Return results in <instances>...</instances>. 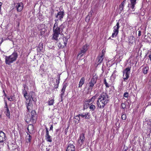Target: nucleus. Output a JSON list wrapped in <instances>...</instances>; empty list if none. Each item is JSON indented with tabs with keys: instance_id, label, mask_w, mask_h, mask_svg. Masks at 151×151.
Wrapping results in <instances>:
<instances>
[{
	"instance_id": "nucleus-1",
	"label": "nucleus",
	"mask_w": 151,
	"mask_h": 151,
	"mask_svg": "<svg viewBox=\"0 0 151 151\" xmlns=\"http://www.w3.org/2000/svg\"><path fill=\"white\" fill-rule=\"evenodd\" d=\"M109 101V99L108 95L105 93H102L99 96L97 101L98 107L99 109L104 108Z\"/></svg>"
},
{
	"instance_id": "nucleus-2",
	"label": "nucleus",
	"mask_w": 151,
	"mask_h": 151,
	"mask_svg": "<svg viewBox=\"0 0 151 151\" xmlns=\"http://www.w3.org/2000/svg\"><path fill=\"white\" fill-rule=\"evenodd\" d=\"M58 23L55 22L53 28V33L52 37V39L56 41L58 40V37L60 32H62L65 28V26L63 23L60 25L59 26H58Z\"/></svg>"
},
{
	"instance_id": "nucleus-3",
	"label": "nucleus",
	"mask_w": 151,
	"mask_h": 151,
	"mask_svg": "<svg viewBox=\"0 0 151 151\" xmlns=\"http://www.w3.org/2000/svg\"><path fill=\"white\" fill-rule=\"evenodd\" d=\"M36 113L35 111L33 110L30 114H28L25 116V121L28 123H34L36 122Z\"/></svg>"
},
{
	"instance_id": "nucleus-4",
	"label": "nucleus",
	"mask_w": 151,
	"mask_h": 151,
	"mask_svg": "<svg viewBox=\"0 0 151 151\" xmlns=\"http://www.w3.org/2000/svg\"><path fill=\"white\" fill-rule=\"evenodd\" d=\"M18 56V54L16 52H14L10 56H6L5 58V63L6 64L10 65L16 60Z\"/></svg>"
},
{
	"instance_id": "nucleus-5",
	"label": "nucleus",
	"mask_w": 151,
	"mask_h": 151,
	"mask_svg": "<svg viewBox=\"0 0 151 151\" xmlns=\"http://www.w3.org/2000/svg\"><path fill=\"white\" fill-rule=\"evenodd\" d=\"M68 39L66 37L63 36L61 37L57 41L59 42L58 44V46L60 48H63L65 47L67 44Z\"/></svg>"
},
{
	"instance_id": "nucleus-6",
	"label": "nucleus",
	"mask_w": 151,
	"mask_h": 151,
	"mask_svg": "<svg viewBox=\"0 0 151 151\" xmlns=\"http://www.w3.org/2000/svg\"><path fill=\"white\" fill-rule=\"evenodd\" d=\"M64 16V11H60L57 14H55V22H59V21H62Z\"/></svg>"
},
{
	"instance_id": "nucleus-7",
	"label": "nucleus",
	"mask_w": 151,
	"mask_h": 151,
	"mask_svg": "<svg viewBox=\"0 0 151 151\" xmlns=\"http://www.w3.org/2000/svg\"><path fill=\"white\" fill-rule=\"evenodd\" d=\"M97 78L96 76H94L91 79V80L88 83V90L91 91L94 85L96 83V79Z\"/></svg>"
},
{
	"instance_id": "nucleus-8",
	"label": "nucleus",
	"mask_w": 151,
	"mask_h": 151,
	"mask_svg": "<svg viewBox=\"0 0 151 151\" xmlns=\"http://www.w3.org/2000/svg\"><path fill=\"white\" fill-rule=\"evenodd\" d=\"M130 68H131L129 67H127L123 72V78L124 81L127 80L129 77Z\"/></svg>"
},
{
	"instance_id": "nucleus-9",
	"label": "nucleus",
	"mask_w": 151,
	"mask_h": 151,
	"mask_svg": "<svg viewBox=\"0 0 151 151\" xmlns=\"http://www.w3.org/2000/svg\"><path fill=\"white\" fill-rule=\"evenodd\" d=\"M120 27L119 23L117 22L116 26L114 27L113 32L112 34L111 37L113 38L116 37L119 33V29Z\"/></svg>"
},
{
	"instance_id": "nucleus-10",
	"label": "nucleus",
	"mask_w": 151,
	"mask_h": 151,
	"mask_svg": "<svg viewBox=\"0 0 151 151\" xmlns=\"http://www.w3.org/2000/svg\"><path fill=\"white\" fill-rule=\"evenodd\" d=\"M87 47L88 46L86 44L83 45L80 51L79 52L78 56H80L81 58L82 57L87 51L88 49Z\"/></svg>"
},
{
	"instance_id": "nucleus-11",
	"label": "nucleus",
	"mask_w": 151,
	"mask_h": 151,
	"mask_svg": "<svg viewBox=\"0 0 151 151\" xmlns=\"http://www.w3.org/2000/svg\"><path fill=\"white\" fill-rule=\"evenodd\" d=\"M46 135L45 136V139L47 142H51L52 141V137L50 135L49 132L48 128L45 127Z\"/></svg>"
},
{
	"instance_id": "nucleus-12",
	"label": "nucleus",
	"mask_w": 151,
	"mask_h": 151,
	"mask_svg": "<svg viewBox=\"0 0 151 151\" xmlns=\"http://www.w3.org/2000/svg\"><path fill=\"white\" fill-rule=\"evenodd\" d=\"M31 99L34 102H36L37 101L35 93L33 92H30L29 95H28V97H27V99L30 100V99Z\"/></svg>"
},
{
	"instance_id": "nucleus-13",
	"label": "nucleus",
	"mask_w": 151,
	"mask_h": 151,
	"mask_svg": "<svg viewBox=\"0 0 151 151\" xmlns=\"http://www.w3.org/2000/svg\"><path fill=\"white\" fill-rule=\"evenodd\" d=\"M85 139V134H81L78 140V144L80 146L82 145L83 144Z\"/></svg>"
},
{
	"instance_id": "nucleus-14",
	"label": "nucleus",
	"mask_w": 151,
	"mask_h": 151,
	"mask_svg": "<svg viewBox=\"0 0 151 151\" xmlns=\"http://www.w3.org/2000/svg\"><path fill=\"white\" fill-rule=\"evenodd\" d=\"M6 137L5 133L3 132L0 131V143H3L5 141Z\"/></svg>"
},
{
	"instance_id": "nucleus-15",
	"label": "nucleus",
	"mask_w": 151,
	"mask_h": 151,
	"mask_svg": "<svg viewBox=\"0 0 151 151\" xmlns=\"http://www.w3.org/2000/svg\"><path fill=\"white\" fill-rule=\"evenodd\" d=\"M5 103V106L4 107L5 109V113L6 116L8 117H10V113L9 110L8 108L7 105V103L6 101L5 100L4 101Z\"/></svg>"
},
{
	"instance_id": "nucleus-16",
	"label": "nucleus",
	"mask_w": 151,
	"mask_h": 151,
	"mask_svg": "<svg viewBox=\"0 0 151 151\" xmlns=\"http://www.w3.org/2000/svg\"><path fill=\"white\" fill-rule=\"evenodd\" d=\"M79 115L82 118H84L85 119H89L90 118V115L88 112L83 113V114H79Z\"/></svg>"
},
{
	"instance_id": "nucleus-17",
	"label": "nucleus",
	"mask_w": 151,
	"mask_h": 151,
	"mask_svg": "<svg viewBox=\"0 0 151 151\" xmlns=\"http://www.w3.org/2000/svg\"><path fill=\"white\" fill-rule=\"evenodd\" d=\"M89 105V108L90 109V110L91 111H94L95 109H96V107L95 105L93 104H92V103H91V104L89 103L88 105L86 104H84V108H85V107L86 108H87L88 107V105Z\"/></svg>"
},
{
	"instance_id": "nucleus-18",
	"label": "nucleus",
	"mask_w": 151,
	"mask_h": 151,
	"mask_svg": "<svg viewBox=\"0 0 151 151\" xmlns=\"http://www.w3.org/2000/svg\"><path fill=\"white\" fill-rule=\"evenodd\" d=\"M66 151H75V147L71 144L68 145Z\"/></svg>"
},
{
	"instance_id": "nucleus-19",
	"label": "nucleus",
	"mask_w": 151,
	"mask_h": 151,
	"mask_svg": "<svg viewBox=\"0 0 151 151\" xmlns=\"http://www.w3.org/2000/svg\"><path fill=\"white\" fill-rule=\"evenodd\" d=\"M23 5L21 3H18L15 6V8H16L17 11L18 12H20L23 9Z\"/></svg>"
},
{
	"instance_id": "nucleus-20",
	"label": "nucleus",
	"mask_w": 151,
	"mask_h": 151,
	"mask_svg": "<svg viewBox=\"0 0 151 151\" xmlns=\"http://www.w3.org/2000/svg\"><path fill=\"white\" fill-rule=\"evenodd\" d=\"M67 87L66 83H63V87L62 88V89L61 91V93L60 95V96L61 97V101H63L62 97L63 96H64V92L65 91V88Z\"/></svg>"
},
{
	"instance_id": "nucleus-21",
	"label": "nucleus",
	"mask_w": 151,
	"mask_h": 151,
	"mask_svg": "<svg viewBox=\"0 0 151 151\" xmlns=\"http://www.w3.org/2000/svg\"><path fill=\"white\" fill-rule=\"evenodd\" d=\"M27 129L29 133L31 134L33 132L34 129V127L31 124H29L28 125Z\"/></svg>"
},
{
	"instance_id": "nucleus-22",
	"label": "nucleus",
	"mask_w": 151,
	"mask_h": 151,
	"mask_svg": "<svg viewBox=\"0 0 151 151\" xmlns=\"http://www.w3.org/2000/svg\"><path fill=\"white\" fill-rule=\"evenodd\" d=\"M131 2V8L133 11H134V7L136 3V0H130Z\"/></svg>"
},
{
	"instance_id": "nucleus-23",
	"label": "nucleus",
	"mask_w": 151,
	"mask_h": 151,
	"mask_svg": "<svg viewBox=\"0 0 151 151\" xmlns=\"http://www.w3.org/2000/svg\"><path fill=\"white\" fill-rule=\"evenodd\" d=\"M135 38L133 36H131L129 37V43L132 44L135 41Z\"/></svg>"
},
{
	"instance_id": "nucleus-24",
	"label": "nucleus",
	"mask_w": 151,
	"mask_h": 151,
	"mask_svg": "<svg viewBox=\"0 0 151 151\" xmlns=\"http://www.w3.org/2000/svg\"><path fill=\"white\" fill-rule=\"evenodd\" d=\"M26 106H29V105L33 106L32 104V101L31 99L30 100L27 99V98L26 99Z\"/></svg>"
},
{
	"instance_id": "nucleus-25",
	"label": "nucleus",
	"mask_w": 151,
	"mask_h": 151,
	"mask_svg": "<svg viewBox=\"0 0 151 151\" xmlns=\"http://www.w3.org/2000/svg\"><path fill=\"white\" fill-rule=\"evenodd\" d=\"M31 137L29 133H27V135L26 137V142H29L31 141Z\"/></svg>"
},
{
	"instance_id": "nucleus-26",
	"label": "nucleus",
	"mask_w": 151,
	"mask_h": 151,
	"mask_svg": "<svg viewBox=\"0 0 151 151\" xmlns=\"http://www.w3.org/2000/svg\"><path fill=\"white\" fill-rule=\"evenodd\" d=\"M149 68L148 66H145L142 69V71L144 74H146L148 71Z\"/></svg>"
},
{
	"instance_id": "nucleus-27",
	"label": "nucleus",
	"mask_w": 151,
	"mask_h": 151,
	"mask_svg": "<svg viewBox=\"0 0 151 151\" xmlns=\"http://www.w3.org/2000/svg\"><path fill=\"white\" fill-rule=\"evenodd\" d=\"M85 81V78H82L79 81L78 87H81L83 85Z\"/></svg>"
},
{
	"instance_id": "nucleus-28",
	"label": "nucleus",
	"mask_w": 151,
	"mask_h": 151,
	"mask_svg": "<svg viewBox=\"0 0 151 151\" xmlns=\"http://www.w3.org/2000/svg\"><path fill=\"white\" fill-rule=\"evenodd\" d=\"M103 55H101L98 58V64L99 65L101 63L103 60Z\"/></svg>"
},
{
	"instance_id": "nucleus-29",
	"label": "nucleus",
	"mask_w": 151,
	"mask_h": 151,
	"mask_svg": "<svg viewBox=\"0 0 151 151\" xmlns=\"http://www.w3.org/2000/svg\"><path fill=\"white\" fill-rule=\"evenodd\" d=\"M96 99V96H93L91 99H88L87 101V102H88L89 103H93L94 101Z\"/></svg>"
},
{
	"instance_id": "nucleus-30",
	"label": "nucleus",
	"mask_w": 151,
	"mask_h": 151,
	"mask_svg": "<svg viewBox=\"0 0 151 151\" xmlns=\"http://www.w3.org/2000/svg\"><path fill=\"white\" fill-rule=\"evenodd\" d=\"M27 108V111L30 112V111L31 112L32 111H33L32 107L33 106L29 105V106H26Z\"/></svg>"
},
{
	"instance_id": "nucleus-31",
	"label": "nucleus",
	"mask_w": 151,
	"mask_h": 151,
	"mask_svg": "<svg viewBox=\"0 0 151 151\" xmlns=\"http://www.w3.org/2000/svg\"><path fill=\"white\" fill-rule=\"evenodd\" d=\"M22 92L24 94V96L25 98V99H26V98H27L28 95H27V92L24 88Z\"/></svg>"
},
{
	"instance_id": "nucleus-32",
	"label": "nucleus",
	"mask_w": 151,
	"mask_h": 151,
	"mask_svg": "<svg viewBox=\"0 0 151 151\" xmlns=\"http://www.w3.org/2000/svg\"><path fill=\"white\" fill-rule=\"evenodd\" d=\"M54 103V99H51L48 101V105H52Z\"/></svg>"
},
{
	"instance_id": "nucleus-33",
	"label": "nucleus",
	"mask_w": 151,
	"mask_h": 151,
	"mask_svg": "<svg viewBox=\"0 0 151 151\" xmlns=\"http://www.w3.org/2000/svg\"><path fill=\"white\" fill-rule=\"evenodd\" d=\"M124 7V4H121L119 5V9L121 11L123 10Z\"/></svg>"
},
{
	"instance_id": "nucleus-34",
	"label": "nucleus",
	"mask_w": 151,
	"mask_h": 151,
	"mask_svg": "<svg viewBox=\"0 0 151 151\" xmlns=\"http://www.w3.org/2000/svg\"><path fill=\"white\" fill-rule=\"evenodd\" d=\"M122 119L123 120H125L127 118L126 114H123L122 116Z\"/></svg>"
},
{
	"instance_id": "nucleus-35",
	"label": "nucleus",
	"mask_w": 151,
	"mask_h": 151,
	"mask_svg": "<svg viewBox=\"0 0 151 151\" xmlns=\"http://www.w3.org/2000/svg\"><path fill=\"white\" fill-rule=\"evenodd\" d=\"M104 83L105 84L106 87H109V85L108 83L107 82L106 79H104Z\"/></svg>"
},
{
	"instance_id": "nucleus-36",
	"label": "nucleus",
	"mask_w": 151,
	"mask_h": 151,
	"mask_svg": "<svg viewBox=\"0 0 151 151\" xmlns=\"http://www.w3.org/2000/svg\"><path fill=\"white\" fill-rule=\"evenodd\" d=\"M80 116L79 115V114L75 117V119L78 120V122H79L80 120Z\"/></svg>"
},
{
	"instance_id": "nucleus-37",
	"label": "nucleus",
	"mask_w": 151,
	"mask_h": 151,
	"mask_svg": "<svg viewBox=\"0 0 151 151\" xmlns=\"http://www.w3.org/2000/svg\"><path fill=\"white\" fill-rule=\"evenodd\" d=\"M126 105L124 103H122L121 105V107L123 109L126 108Z\"/></svg>"
},
{
	"instance_id": "nucleus-38",
	"label": "nucleus",
	"mask_w": 151,
	"mask_h": 151,
	"mask_svg": "<svg viewBox=\"0 0 151 151\" xmlns=\"http://www.w3.org/2000/svg\"><path fill=\"white\" fill-rule=\"evenodd\" d=\"M8 99L10 101H12L14 100V99L12 98V96H10V97H7Z\"/></svg>"
},
{
	"instance_id": "nucleus-39",
	"label": "nucleus",
	"mask_w": 151,
	"mask_h": 151,
	"mask_svg": "<svg viewBox=\"0 0 151 151\" xmlns=\"http://www.w3.org/2000/svg\"><path fill=\"white\" fill-rule=\"evenodd\" d=\"M60 78L59 77V79L58 80H56V83H57V86L56 87H55V88H57L58 87L59 84L60 83Z\"/></svg>"
},
{
	"instance_id": "nucleus-40",
	"label": "nucleus",
	"mask_w": 151,
	"mask_h": 151,
	"mask_svg": "<svg viewBox=\"0 0 151 151\" xmlns=\"http://www.w3.org/2000/svg\"><path fill=\"white\" fill-rule=\"evenodd\" d=\"M128 93L126 92L124 93V96L125 97L127 98L128 96Z\"/></svg>"
},
{
	"instance_id": "nucleus-41",
	"label": "nucleus",
	"mask_w": 151,
	"mask_h": 151,
	"mask_svg": "<svg viewBox=\"0 0 151 151\" xmlns=\"http://www.w3.org/2000/svg\"><path fill=\"white\" fill-rule=\"evenodd\" d=\"M90 19V18L87 16L85 19L86 21L87 22H88Z\"/></svg>"
},
{
	"instance_id": "nucleus-42",
	"label": "nucleus",
	"mask_w": 151,
	"mask_h": 151,
	"mask_svg": "<svg viewBox=\"0 0 151 151\" xmlns=\"http://www.w3.org/2000/svg\"><path fill=\"white\" fill-rule=\"evenodd\" d=\"M53 125H51V126L50 127L49 131H52L53 130Z\"/></svg>"
},
{
	"instance_id": "nucleus-43",
	"label": "nucleus",
	"mask_w": 151,
	"mask_h": 151,
	"mask_svg": "<svg viewBox=\"0 0 151 151\" xmlns=\"http://www.w3.org/2000/svg\"><path fill=\"white\" fill-rule=\"evenodd\" d=\"M44 33V31H41V32H40V35L42 36V35Z\"/></svg>"
},
{
	"instance_id": "nucleus-44",
	"label": "nucleus",
	"mask_w": 151,
	"mask_h": 151,
	"mask_svg": "<svg viewBox=\"0 0 151 151\" xmlns=\"http://www.w3.org/2000/svg\"><path fill=\"white\" fill-rule=\"evenodd\" d=\"M141 35V31H138V36H140Z\"/></svg>"
},
{
	"instance_id": "nucleus-45",
	"label": "nucleus",
	"mask_w": 151,
	"mask_h": 151,
	"mask_svg": "<svg viewBox=\"0 0 151 151\" xmlns=\"http://www.w3.org/2000/svg\"><path fill=\"white\" fill-rule=\"evenodd\" d=\"M93 13V11L92 10H91L89 13L92 15Z\"/></svg>"
},
{
	"instance_id": "nucleus-46",
	"label": "nucleus",
	"mask_w": 151,
	"mask_h": 151,
	"mask_svg": "<svg viewBox=\"0 0 151 151\" xmlns=\"http://www.w3.org/2000/svg\"><path fill=\"white\" fill-rule=\"evenodd\" d=\"M87 16L88 17H89L91 18V17H92V15L88 13V14Z\"/></svg>"
},
{
	"instance_id": "nucleus-47",
	"label": "nucleus",
	"mask_w": 151,
	"mask_h": 151,
	"mask_svg": "<svg viewBox=\"0 0 151 151\" xmlns=\"http://www.w3.org/2000/svg\"><path fill=\"white\" fill-rule=\"evenodd\" d=\"M126 1V0H124L123 1L121 4H125V1Z\"/></svg>"
},
{
	"instance_id": "nucleus-48",
	"label": "nucleus",
	"mask_w": 151,
	"mask_h": 151,
	"mask_svg": "<svg viewBox=\"0 0 151 151\" xmlns=\"http://www.w3.org/2000/svg\"><path fill=\"white\" fill-rule=\"evenodd\" d=\"M2 4V3L0 2V6H1Z\"/></svg>"
},
{
	"instance_id": "nucleus-49",
	"label": "nucleus",
	"mask_w": 151,
	"mask_h": 151,
	"mask_svg": "<svg viewBox=\"0 0 151 151\" xmlns=\"http://www.w3.org/2000/svg\"><path fill=\"white\" fill-rule=\"evenodd\" d=\"M53 111H55L56 110H57V109H53Z\"/></svg>"
},
{
	"instance_id": "nucleus-50",
	"label": "nucleus",
	"mask_w": 151,
	"mask_h": 151,
	"mask_svg": "<svg viewBox=\"0 0 151 151\" xmlns=\"http://www.w3.org/2000/svg\"><path fill=\"white\" fill-rule=\"evenodd\" d=\"M4 95L5 96H7V95L5 93H4Z\"/></svg>"
},
{
	"instance_id": "nucleus-51",
	"label": "nucleus",
	"mask_w": 151,
	"mask_h": 151,
	"mask_svg": "<svg viewBox=\"0 0 151 151\" xmlns=\"http://www.w3.org/2000/svg\"><path fill=\"white\" fill-rule=\"evenodd\" d=\"M26 85H24V87L25 88Z\"/></svg>"
},
{
	"instance_id": "nucleus-52",
	"label": "nucleus",
	"mask_w": 151,
	"mask_h": 151,
	"mask_svg": "<svg viewBox=\"0 0 151 151\" xmlns=\"http://www.w3.org/2000/svg\"><path fill=\"white\" fill-rule=\"evenodd\" d=\"M129 4H128V7H129Z\"/></svg>"
},
{
	"instance_id": "nucleus-53",
	"label": "nucleus",
	"mask_w": 151,
	"mask_h": 151,
	"mask_svg": "<svg viewBox=\"0 0 151 151\" xmlns=\"http://www.w3.org/2000/svg\"><path fill=\"white\" fill-rule=\"evenodd\" d=\"M3 93H5V91H4V90H3Z\"/></svg>"
},
{
	"instance_id": "nucleus-54",
	"label": "nucleus",
	"mask_w": 151,
	"mask_h": 151,
	"mask_svg": "<svg viewBox=\"0 0 151 151\" xmlns=\"http://www.w3.org/2000/svg\"><path fill=\"white\" fill-rule=\"evenodd\" d=\"M3 39L2 38V40H1V42H3Z\"/></svg>"
},
{
	"instance_id": "nucleus-55",
	"label": "nucleus",
	"mask_w": 151,
	"mask_h": 151,
	"mask_svg": "<svg viewBox=\"0 0 151 151\" xmlns=\"http://www.w3.org/2000/svg\"><path fill=\"white\" fill-rule=\"evenodd\" d=\"M1 6H0V11H1Z\"/></svg>"
},
{
	"instance_id": "nucleus-56",
	"label": "nucleus",
	"mask_w": 151,
	"mask_h": 151,
	"mask_svg": "<svg viewBox=\"0 0 151 151\" xmlns=\"http://www.w3.org/2000/svg\"><path fill=\"white\" fill-rule=\"evenodd\" d=\"M40 26H43V25H42H42H40Z\"/></svg>"
},
{
	"instance_id": "nucleus-57",
	"label": "nucleus",
	"mask_w": 151,
	"mask_h": 151,
	"mask_svg": "<svg viewBox=\"0 0 151 151\" xmlns=\"http://www.w3.org/2000/svg\"><path fill=\"white\" fill-rule=\"evenodd\" d=\"M109 39H111V37H110L109 38Z\"/></svg>"
}]
</instances>
